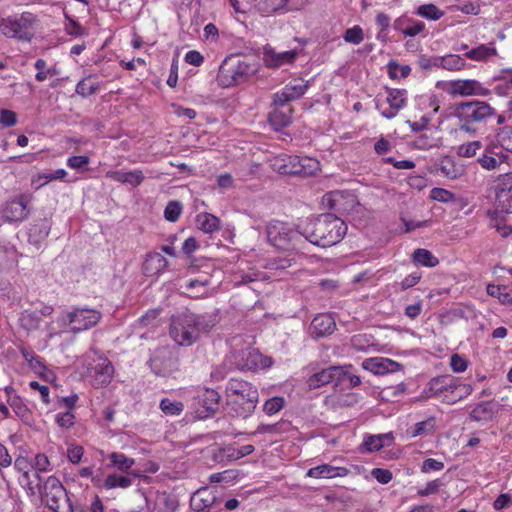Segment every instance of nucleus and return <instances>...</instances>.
<instances>
[{"label": "nucleus", "mask_w": 512, "mask_h": 512, "mask_svg": "<svg viewBox=\"0 0 512 512\" xmlns=\"http://www.w3.org/2000/svg\"><path fill=\"white\" fill-rule=\"evenodd\" d=\"M399 363L383 357H371L363 361V369L375 374L384 375L396 372L399 369Z\"/></svg>", "instance_id": "24"}, {"label": "nucleus", "mask_w": 512, "mask_h": 512, "mask_svg": "<svg viewBox=\"0 0 512 512\" xmlns=\"http://www.w3.org/2000/svg\"><path fill=\"white\" fill-rule=\"evenodd\" d=\"M20 352L22 357L31 367L36 368L43 366L41 358L37 356L33 350L22 346L20 347Z\"/></svg>", "instance_id": "63"}, {"label": "nucleus", "mask_w": 512, "mask_h": 512, "mask_svg": "<svg viewBox=\"0 0 512 512\" xmlns=\"http://www.w3.org/2000/svg\"><path fill=\"white\" fill-rule=\"evenodd\" d=\"M132 485L131 478L123 475L118 474H109L103 483V487L107 490L109 489H115V488H122L126 489Z\"/></svg>", "instance_id": "44"}, {"label": "nucleus", "mask_w": 512, "mask_h": 512, "mask_svg": "<svg viewBox=\"0 0 512 512\" xmlns=\"http://www.w3.org/2000/svg\"><path fill=\"white\" fill-rule=\"evenodd\" d=\"M497 55V49L494 43L480 44L469 50L465 56L473 61H486L490 57Z\"/></svg>", "instance_id": "33"}, {"label": "nucleus", "mask_w": 512, "mask_h": 512, "mask_svg": "<svg viewBox=\"0 0 512 512\" xmlns=\"http://www.w3.org/2000/svg\"><path fill=\"white\" fill-rule=\"evenodd\" d=\"M349 473L346 467H337L329 464H322L313 468H310L306 476L310 478H334V477H345Z\"/></svg>", "instance_id": "30"}, {"label": "nucleus", "mask_w": 512, "mask_h": 512, "mask_svg": "<svg viewBox=\"0 0 512 512\" xmlns=\"http://www.w3.org/2000/svg\"><path fill=\"white\" fill-rule=\"evenodd\" d=\"M32 200L30 194H20L6 202L3 208V216L9 222H20L28 218V204Z\"/></svg>", "instance_id": "18"}, {"label": "nucleus", "mask_w": 512, "mask_h": 512, "mask_svg": "<svg viewBox=\"0 0 512 512\" xmlns=\"http://www.w3.org/2000/svg\"><path fill=\"white\" fill-rule=\"evenodd\" d=\"M275 108L269 114V123L275 130H280L287 127L292 122L293 109L289 103H274Z\"/></svg>", "instance_id": "26"}, {"label": "nucleus", "mask_w": 512, "mask_h": 512, "mask_svg": "<svg viewBox=\"0 0 512 512\" xmlns=\"http://www.w3.org/2000/svg\"><path fill=\"white\" fill-rule=\"evenodd\" d=\"M209 284L210 279L208 276L191 279L185 285V289L188 292L187 295L194 299L201 298L207 294Z\"/></svg>", "instance_id": "32"}, {"label": "nucleus", "mask_w": 512, "mask_h": 512, "mask_svg": "<svg viewBox=\"0 0 512 512\" xmlns=\"http://www.w3.org/2000/svg\"><path fill=\"white\" fill-rule=\"evenodd\" d=\"M225 396L229 412L242 418H247L254 412L259 399L257 387L240 378L228 380Z\"/></svg>", "instance_id": "3"}, {"label": "nucleus", "mask_w": 512, "mask_h": 512, "mask_svg": "<svg viewBox=\"0 0 512 512\" xmlns=\"http://www.w3.org/2000/svg\"><path fill=\"white\" fill-rule=\"evenodd\" d=\"M412 260L416 265L424 267H435L439 264V260L427 249H416L412 254Z\"/></svg>", "instance_id": "40"}, {"label": "nucleus", "mask_w": 512, "mask_h": 512, "mask_svg": "<svg viewBox=\"0 0 512 512\" xmlns=\"http://www.w3.org/2000/svg\"><path fill=\"white\" fill-rule=\"evenodd\" d=\"M34 67H35V69H37V73L35 75V79L38 82H43L49 76H54V75L58 74L56 69L48 68L46 60H44L42 58H39V59L36 60V62L34 64Z\"/></svg>", "instance_id": "49"}, {"label": "nucleus", "mask_w": 512, "mask_h": 512, "mask_svg": "<svg viewBox=\"0 0 512 512\" xmlns=\"http://www.w3.org/2000/svg\"><path fill=\"white\" fill-rule=\"evenodd\" d=\"M159 408L166 416H179L184 411V404L181 401L163 398Z\"/></svg>", "instance_id": "46"}, {"label": "nucleus", "mask_w": 512, "mask_h": 512, "mask_svg": "<svg viewBox=\"0 0 512 512\" xmlns=\"http://www.w3.org/2000/svg\"><path fill=\"white\" fill-rule=\"evenodd\" d=\"M238 476L237 470H225L218 473H213L210 475L209 480L211 483H229L236 479Z\"/></svg>", "instance_id": "55"}, {"label": "nucleus", "mask_w": 512, "mask_h": 512, "mask_svg": "<svg viewBox=\"0 0 512 512\" xmlns=\"http://www.w3.org/2000/svg\"><path fill=\"white\" fill-rule=\"evenodd\" d=\"M182 214V205L178 201H170L165 207L164 218L169 222H176Z\"/></svg>", "instance_id": "52"}, {"label": "nucleus", "mask_w": 512, "mask_h": 512, "mask_svg": "<svg viewBox=\"0 0 512 512\" xmlns=\"http://www.w3.org/2000/svg\"><path fill=\"white\" fill-rule=\"evenodd\" d=\"M294 50L276 52L274 49H266L264 52V62L267 67L279 68L284 64L292 63L296 58Z\"/></svg>", "instance_id": "29"}, {"label": "nucleus", "mask_w": 512, "mask_h": 512, "mask_svg": "<svg viewBox=\"0 0 512 512\" xmlns=\"http://www.w3.org/2000/svg\"><path fill=\"white\" fill-rule=\"evenodd\" d=\"M114 376V366L105 356L97 355L92 358L87 367V377L94 388L108 386Z\"/></svg>", "instance_id": "12"}, {"label": "nucleus", "mask_w": 512, "mask_h": 512, "mask_svg": "<svg viewBox=\"0 0 512 512\" xmlns=\"http://www.w3.org/2000/svg\"><path fill=\"white\" fill-rule=\"evenodd\" d=\"M289 0H258V10L265 15L279 12L286 8Z\"/></svg>", "instance_id": "43"}, {"label": "nucleus", "mask_w": 512, "mask_h": 512, "mask_svg": "<svg viewBox=\"0 0 512 512\" xmlns=\"http://www.w3.org/2000/svg\"><path fill=\"white\" fill-rule=\"evenodd\" d=\"M55 422L61 428L69 429L75 424V414L72 411L57 413Z\"/></svg>", "instance_id": "60"}, {"label": "nucleus", "mask_w": 512, "mask_h": 512, "mask_svg": "<svg viewBox=\"0 0 512 512\" xmlns=\"http://www.w3.org/2000/svg\"><path fill=\"white\" fill-rule=\"evenodd\" d=\"M284 403H285V401H284L283 397H279V396L272 397L265 401V403L263 405V411L267 415H274V414L278 413L283 408Z\"/></svg>", "instance_id": "53"}, {"label": "nucleus", "mask_w": 512, "mask_h": 512, "mask_svg": "<svg viewBox=\"0 0 512 512\" xmlns=\"http://www.w3.org/2000/svg\"><path fill=\"white\" fill-rule=\"evenodd\" d=\"M4 392L7 397V403L15 415L25 424L31 423L33 421V412L24 399L15 392L12 386L5 387Z\"/></svg>", "instance_id": "21"}, {"label": "nucleus", "mask_w": 512, "mask_h": 512, "mask_svg": "<svg viewBox=\"0 0 512 512\" xmlns=\"http://www.w3.org/2000/svg\"><path fill=\"white\" fill-rule=\"evenodd\" d=\"M450 367L453 372L461 373L468 368V360L459 354H453L450 357Z\"/></svg>", "instance_id": "62"}, {"label": "nucleus", "mask_w": 512, "mask_h": 512, "mask_svg": "<svg viewBox=\"0 0 512 512\" xmlns=\"http://www.w3.org/2000/svg\"><path fill=\"white\" fill-rule=\"evenodd\" d=\"M152 371L163 377H169L179 371V359L169 349L163 348L150 359Z\"/></svg>", "instance_id": "16"}, {"label": "nucleus", "mask_w": 512, "mask_h": 512, "mask_svg": "<svg viewBox=\"0 0 512 512\" xmlns=\"http://www.w3.org/2000/svg\"><path fill=\"white\" fill-rule=\"evenodd\" d=\"M347 229L341 218L327 213L310 220L301 234L310 243L325 248L339 243L346 235Z\"/></svg>", "instance_id": "2"}, {"label": "nucleus", "mask_w": 512, "mask_h": 512, "mask_svg": "<svg viewBox=\"0 0 512 512\" xmlns=\"http://www.w3.org/2000/svg\"><path fill=\"white\" fill-rule=\"evenodd\" d=\"M454 114L461 130L475 133L479 125L496 114V110L485 101L471 100L456 104Z\"/></svg>", "instance_id": "6"}, {"label": "nucleus", "mask_w": 512, "mask_h": 512, "mask_svg": "<svg viewBox=\"0 0 512 512\" xmlns=\"http://www.w3.org/2000/svg\"><path fill=\"white\" fill-rule=\"evenodd\" d=\"M39 23L38 16L24 11L0 19V33L10 39L30 43L35 37Z\"/></svg>", "instance_id": "7"}, {"label": "nucleus", "mask_w": 512, "mask_h": 512, "mask_svg": "<svg viewBox=\"0 0 512 512\" xmlns=\"http://www.w3.org/2000/svg\"><path fill=\"white\" fill-rule=\"evenodd\" d=\"M308 89V84L302 79H296L275 93L273 103H289L302 97Z\"/></svg>", "instance_id": "22"}, {"label": "nucleus", "mask_w": 512, "mask_h": 512, "mask_svg": "<svg viewBox=\"0 0 512 512\" xmlns=\"http://www.w3.org/2000/svg\"><path fill=\"white\" fill-rule=\"evenodd\" d=\"M273 171L282 175H297L311 177L321 170L320 162L316 158L285 153L273 156L269 160Z\"/></svg>", "instance_id": "8"}, {"label": "nucleus", "mask_w": 512, "mask_h": 512, "mask_svg": "<svg viewBox=\"0 0 512 512\" xmlns=\"http://www.w3.org/2000/svg\"><path fill=\"white\" fill-rule=\"evenodd\" d=\"M482 147L480 141H472L460 145L457 149V154L460 157L470 158L476 155L477 151Z\"/></svg>", "instance_id": "54"}, {"label": "nucleus", "mask_w": 512, "mask_h": 512, "mask_svg": "<svg viewBox=\"0 0 512 512\" xmlns=\"http://www.w3.org/2000/svg\"><path fill=\"white\" fill-rule=\"evenodd\" d=\"M443 482L439 479L429 481L423 488L418 489L417 495L420 497H427L436 494L443 486Z\"/></svg>", "instance_id": "61"}, {"label": "nucleus", "mask_w": 512, "mask_h": 512, "mask_svg": "<svg viewBox=\"0 0 512 512\" xmlns=\"http://www.w3.org/2000/svg\"><path fill=\"white\" fill-rule=\"evenodd\" d=\"M218 323L216 313L196 314L188 309L171 316L169 334L180 346H191L201 334L209 333Z\"/></svg>", "instance_id": "1"}, {"label": "nucleus", "mask_w": 512, "mask_h": 512, "mask_svg": "<svg viewBox=\"0 0 512 512\" xmlns=\"http://www.w3.org/2000/svg\"><path fill=\"white\" fill-rule=\"evenodd\" d=\"M258 71V63L248 56L231 54L221 63L217 73V83L222 88L243 84Z\"/></svg>", "instance_id": "4"}, {"label": "nucleus", "mask_w": 512, "mask_h": 512, "mask_svg": "<svg viewBox=\"0 0 512 512\" xmlns=\"http://www.w3.org/2000/svg\"><path fill=\"white\" fill-rule=\"evenodd\" d=\"M430 198L442 203L455 201V195L451 191L438 187L430 191Z\"/></svg>", "instance_id": "56"}, {"label": "nucleus", "mask_w": 512, "mask_h": 512, "mask_svg": "<svg viewBox=\"0 0 512 512\" xmlns=\"http://www.w3.org/2000/svg\"><path fill=\"white\" fill-rule=\"evenodd\" d=\"M494 412L490 402L476 404L470 411L469 417L475 422H487L493 418Z\"/></svg>", "instance_id": "34"}, {"label": "nucleus", "mask_w": 512, "mask_h": 512, "mask_svg": "<svg viewBox=\"0 0 512 512\" xmlns=\"http://www.w3.org/2000/svg\"><path fill=\"white\" fill-rule=\"evenodd\" d=\"M439 169L443 176L451 180L460 178L464 172L463 167L457 165L451 158L442 160Z\"/></svg>", "instance_id": "42"}, {"label": "nucleus", "mask_w": 512, "mask_h": 512, "mask_svg": "<svg viewBox=\"0 0 512 512\" xmlns=\"http://www.w3.org/2000/svg\"><path fill=\"white\" fill-rule=\"evenodd\" d=\"M322 204L325 208L344 215L352 211L358 205V201L349 191L334 190L323 195Z\"/></svg>", "instance_id": "13"}, {"label": "nucleus", "mask_w": 512, "mask_h": 512, "mask_svg": "<svg viewBox=\"0 0 512 512\" xmlns=\"http://www.w3.org/2000/svg\"><path fill=\"white\" fill-rule=\"evenodd\" d=\"M220 394L211 388H199L193 398L191 408L197 419L213 416L219 409Z\"/></svg>", "instance_id": "11"}, {"label": "nucleus", "mask_w": 512, "mask_h": 512, "mask_svg": "<svg viewBox=\"0 0 512 512\" xmlns=\"http://www.w3.org/2000/svg\"><path fill=\"white\" fill-rule=\"evenodd\" d=\"M65 488L62 482L56 476H49L41 490L42 499L45 501L49 509L58 511L60 508V501L65 496Z\"/></svg>", "instance_id": "19"}, {"label": "nucleus", "mask_w": 512, "mask_h": 512, "mask_svg": "<svg viewBox=\"0 0 512 512\" xmlns=\"http://www.w3.org/2000/svg\"><path fill=\"white\" fill-rule=\"evenodd\" d=\"M102 313L96 309L73 307L71 311L62 312L57 323L64 331L80 333L96 326Z\"/></svg>", "instance_id": "9"}, {"label": "nucleus", "mask_w": 512, "mask_h": 512, "mask_svg": "<svg viewBox=\"0 0 512 512\" xmlns=\"http://www.w3.org/2000/svg\"><path fill=\"white\" fill-rule=\"evenodd\" d=\"M435 428H436V417L429 416L425 420L414 424V426L408 430V433L411 437L414 438V437H418V436H424V435L431 434L434 432Z\"/></svg>", "instance_id": "38"}, {"label": "nucleus", "mask_w": 512, "mask_h": 512, "mask_svg": "<svg viewBox=\"0 0 512 512\" xmlns=\"http://www.w3.org/2000/svg\"><path fill=\"white\" fill-rule=\"evenodd\" d=\"M421 105H424L425 107L429 108V111H427L420 119L419 122H413L411 124V128L414 131H419L424 129L428 123L431 121L432 117L439 111L440 109V100L439 98L432 94L426 97H423L421 99Z\"/></svg>", "instance_id": "27"}, {"label": "nucleus", "mask_w": 512, "mask_h": 512, "mask_svg": "<svg viewBox=\"0 0 512 512\" xmlns=\"http://www.w3.org/2000/svg\"><path fill=\"white\" fill-rule=\"evenodd\" d=\"M499 148L512 152V126L503 127L497 135Z\"/></svg>", "instance_id": "51"}, {"label": "nucleus", "mask_w": 512, "mask_h": 512, "mask_svg": "<svg viewBox=\"0 0 512 512\" xmlns=\"http://www.w3.org/2000/svg\"><path fill=\"white\" fill-rule=\"evenodd\" d=\"M416 14L427 20L437 21L444 16V11L438 8L436 5L430 3L420 5L416 10Z\"/></svg>", "instance_id": "45"}, {"label": "nucleus", "mask_w": 512, "mask_h": 512, "mask_svg": "<svg viewBox=\"0 0 512 512\" xmlns=\"http://www.w3.org/2000/svg\"><path fill=\"white\" fill-rule=\"evenodd\" d=\"M495 195L497 207L504 213H512V173L498 178Z\"/></svg>", "instance_id": "20"}, {"label": "nucleus", "mask_w": 512, "mask_h": 512, "mask_svg": "<svg viewBox=\"0 0 512 512\" xmlns=\"http://www.w3.org/2000/svg\"><path fill=\"white\" fill-rule=\"evenodd\" d=\"M167 267L168 261L161 253L150 252L146 255L142 269L146 276L152 277L163 273Z\"/></svg>", "instance_id": "28"}, {"label": "nucleus", "mask_w": 512, "mask_h": 512, "mask_svg": "<svg viewBox=\"0 0 512 512\" xmlns=\"http://www.w3.org/2000/svg\"><path fill=\"white\" fill-rule=\"evenodd\" d=\"M375 21H376V25L379 29V32L377 34V39H384L387 35V31L390 26L391 19L387 14H385L383 12H379L376 15Z\"/></svg>", "instance_id": "57"}, {"label": "nucleus", "mask_w": 512, "mask_h": 512, "mask_svg": "<svg viewBox=\"0 0 512 512\" xmlns=\"http://www.w3.org/2000/svg\"><path fill=\"white\" fill-rule=\"evenodd\" d=\"M437 65L448 71H460L465 68L466 61L460 55L449 54L440 57Z\"/></svg>", "instance_id": "41"}, {"label": "nucleus", "mask_w": 512, "mask_h": 512, "mask_svg": "<svg viewBox=\"0 0 512 512\" xmlns=\"http://www.w3.org/2000/svg\"><path fill=\"white\" fill-rule=\"evenodd\" d=\"M30 466H31V464L25 457H18V458H16V460L14 462V468L17 471L22 472V480H20V482L26 481L28 488L32 489L30 486V482H29V472H28V469Z\"/></svg>", "instance_id": "59"}, {"label": "nucleus", "mask_w": 512, "mask_h": 512, "mask_svg": "<svg viewBox=\"0 0 512 512\" xmlns=\"http://www.w3.org/2000/svg\"><path fill=\"white\" fill-rule=\"evenodd\" d=\"M445 91L451 96H489L490 90L476 79H456L445 84Z\"/></svg>", "instance_id": "14"}, {"label": "nucleus", "mask_w": 512, "mask_h": 512, "mask_svg": "<svg viewBox=\"0 0 512 512\" xmlns=\"http://www.w3.org/2000/svg\"><path fill=\"white\" fill-rule=\"evenodd\" d=\"M100 89V82L94 75H88L80 80L76 85V93L82 97H89Z\"/></svg>", "instance_id": "36"}, {"label": "nucleus", "mask_w": 512, "mask_h": 512, "mask_svg": "<svg viewBox=\"0 0 512 512\" xmlns=\"http://www.w3.org/2000/svg\"><path fill=\"white\" fill-rule=\"evenodd\" d=\"M298 232L289 224L273 220L267 226V238L271 245L278 249H288L292 240L297 237Z\"/></svg>", "instance_id": "15"}, {"label": "nucleus", "mask_w": 512, "mask_h": 512, "mask_svg": "<svg viewBox=\"0 0 512 512\" xmlns=\"http://www.w3.org/2000/svg\"><path fill=\"white\" fill-rule=\"evenodd\" d=\"M110 460L109 467L116 468L119 471L127 473L135 464V459L126 456L121 452H112L108 455Z\"/></svg>", "instance_id": "35"}, {"label": "nucleus", "mask_w": 512, "mask_h": 512, "mask_svg": "<svg viewBox=\"0 0 512 512\" xmlns=\"http://www.w3.org/2000/svg\"><path fill=\"white\" fill-rule=\"evenodd\" d=\"M394 441L392 433L366 435L364 437L362 446L367 452H376L385 446H389Z\"/></svg>", "instance_id": "31"}, {"label": "nucleus", "mask_w": 512, "mask_h": 512, "mask_svg": "<svg viewBox=\"0 0 512 512\" xmlns=\"http://www.w3.org/2000/svg\"><path fill=\"white\" fill-rule=\"evenodd\" d=\"M336 328L334 318L327 313L314 317L310 324V332L314 338H320L333 333Z\"/></svg>", "instance_id": "25"}, {"label": "nucleus", "mask_w": 512, "mask_h": 512, "mask_svg": "<svg viewBox=\"0 0 512 512\" xmlns=\"http://www.w3.org/2000/svg\"><path fill=\"white\" fill-rule=\"evenodd\" d=\"M29 387L34 390V391H38L39 394H40V398H41V401L43 404L45 405H49L51 403V399H50V389L48 386L46 385H41L39 382L37 381H31L29 383Z\"/></svg>", "instance_id": "64"}, {"label": "nucleus", "mask_w": 512, "mask_h": 512, "mask_svg": "<svg viewBox=\"0 0 512 512\" xmlns=\"http://www.w3.org/2000/svg\"><path fill=\"white\" fill-rule=\"evenodd\" d=\"M20 326L26 331H35L41 325V317L34 310H24L19 317Z\"/></svg>", "instance_id": "39"}, {"label": "nucleus", "mask_w": 512, "mask_h": 512, "mask_svg": "<svg viewBox=\"0 0 512 512\" xmlns=\"http://www.w3.org/2000/svg\"><path fill=\"white\" fill-rule=\"evenodd\" d=\"M290 428V423L281 421L274 424L259 425L253 434H281L287 432Z\"/></svg>", "instance_id": "48"}, {"label": "nucleus", "mask_w": 512, "mask_h": 512, "mask_svg": "<svg viewBox=\"0 0 512 512\" xmlns=\"http://www.w3.org/2000/svg\"><path fill=\"white\" fill-rule=\"evenodd\" d=\"M472 392L471 384L463 383L459 378L451 375L432 378L423 391L427 398H436L448 405L461 401Z\"/></svg>", "instance_id": "5"}, {"label": "nucleus", "mask_w": 512, "mask_h": 512, "mask_svg": "<svg viewBox=\"0 0 512 512\" xmlns=\"http://www.w3.org/2000/svg\"><path fill=\"white\" fill-rule=\"evenodd\" d=\"M387 74L390 79L396 80L406 78L411 73V67L408 65L401 66L396 60H390L387 64Z\"/></svg>", "instance_id": "47"}, {"label": "nucleus", "mask_w": 512, "mask_h": 512, "mask_svg": "<svg viewBox=\"0 0 512 512\" xmlns=\"http://www.w3.org/2000/svg\"><path fill=\"white\" fill-rule=\"evenodd\" d=\"M343 39L345 42L358 45L364 40V32L361 26L355 25L351 28H348L344 35Z\"/></svg>", "instance_id": "50"}, {"label": "nucleus", "mask_w": 512, "mask_h": 512, "mask_svg": "<svg viewBox=\"0 0 512 512\" xmlns=\"http://www.w3.org/2000/svg\"><path fill=\"white\" fill-rule=\"evenodd\" d=\"M90 159L86 155L71 156L67 159L66 164L69 168L84 171L86 170Z\"/></svg>", "instance_id": "58"}, {"label": "nucleus", "mask_w": 512, "mask_h": 512, "mask_svg": "<svg viewBox=\"0 0 512 512\" xmlns=\"http://www.w3.org/2000/svg\"><path fill=\"white\" fill-rule=\"evenodd\" d=\"M375 108L386 119H393L407 103V91L405 89H386V97L377 95L374 99Z\"/></svg>", "instance_id": "10"}, {"label": "nucleus", "mask_w": 512, "mask_h": 512, "mask_svg": "<svg viewBox=\"0 0 512 512\" xmlns=\"http://www.w3.org/2000/svg\"><path fill=\"white\" fill-rule=\"evenodd\" d=\"M347 375V368L344 366H330L326 369H322L312 374L307 379V386L309 390L320 388L331 382H335V385L344 381V377Z\"/></svg>", "instance_id": "17"}, {"label": "nucleus", "mask_w": 512, "mask_h": 512, "mask_svg": "<svg viewBox=\"0 0 512 512\" xmlns=\"http://www.w3.org/2000/svg\"><path fill=\"white\" fill-rule=\"evenodd\" d=\"M199 228L207 234H212L220 229V219L210 213H200L196 218Z\"/></svg>", "instance_id": "37"}, {"label": "nucleus", "mask_w": 512, "mask_h": 512, "mask_svg": "<svg viewBox=\"0 0 512 512\" xmlns=\"http://www.w3.org/2000/svg\"><path fill=\"white\" fill-rule=\"evenodd\" d=\"M508 155L496 145H489L477 159L479 165L485 170H495L506 163Z\"/></svg>", "instance_id": "23"}]
</instances>
